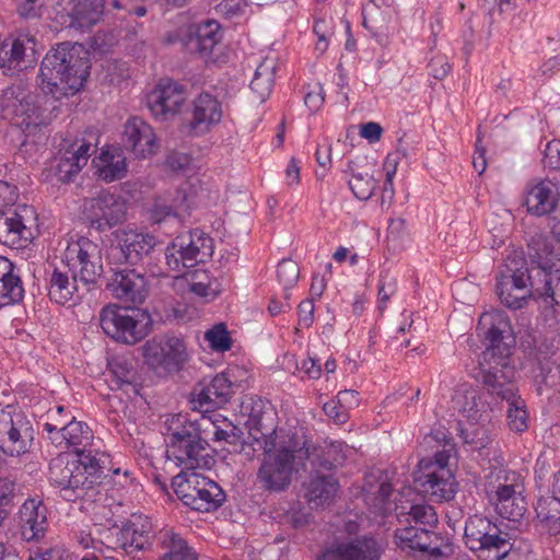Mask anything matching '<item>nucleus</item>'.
<instances>
[{
	"label": "nucleus",
	"mask_w": 560,
	"mask_h": 560,
	"mask_svg": "<svg viewBox=\"0 0 560 560\" xmlns=\"http://www.w3.org/2000/svg\"><path fill=\"white\" fill-rule=\"evenodd\" d=\"M102 457L104 455L97 451L94 454L80 453L78 458L59 454L49 463L50 485L59 488L67 501H75L84 497L95 485L102 483L105 469Z\"/></svg>",
	"instance_id": "obj_2"
},
{
	"label": "nucleus",
	"mask_w": 560,
	"mask_h": 560,
	"mask_svg": "<svg viewBox=\"0 0 560 560\" xmlns=\"http://www.w3.org/2000/svg\"><path fill=\"white\" fill-rule=\"evenodd\" d=\"M536 265L529 270L523 257H508L504 269L497 276V294L502 304L518 310L525 304L526 298L536 294L532 288L538 279Z\"/></svg>",
	"instance_id": "obj_10"
},
{
	"label": "nucleus",
	"mask_w": 560,
	"mask_h": 560,
	"mask_svg": "<svg viewBox=\"0 0 560 560\" xmlns=\"http://www.w3.org/2000/svg\"><path fill=\"white\" fill-rule=\"evenodd\" d=\"M454 453L452 444H444L432 457H424L418 464L413 480L434 502L451 501L457 492V483L450 468Z\"/></svg>",
	"instance_id": "obj_5"
},
{
	"label": "nucleus",
	"mask_w": 560,
	"mask_h": 560,
	"mask_svg": "<svg viewBox=\"0 0 560 560\" xmlns=\"http://www.w3.org/2000/svg\"><path fill=\"white\" fill-rule=\"evenodd\" d=\"M62 262L80 280L85 291H90L103 273L101 248L88 237L68 242Z\"/></svg>",
	"instance_id": "obj_13"
},
{
	"label": "nucleus",
	"mask_w": 560,
	"mask_h": 560,
	"mask_svg": "<svg viewBox=\"0 0 560 560\" xmlns=\"http://www.w3.org/2000/svg\"><path fill=\"white\" fill-rule=\"evenodd\" d=\"M350 168V178L348 185L359 200H369L376 188L377 182L368 172H360Z\"/></svg>",
	"instance_id": "obj_50"
},
{
	"label": "nucleus",
	"mask_w": 560,
	"mask_h": 560,
	"mask_svg": "<svg viewBox=\"0 0 560 560\" xmlns=\"http://www.w3.org/2000/svg\"><path fill=\"white\" fill-rule=\"evenodd\" d=\"M221 102L208 92L200 93L192 102L189 127L196 133H206L222 120Z\"/></svg>",
	"instance_id": "obj_31"
},
{
	"label": "nucleus",
	"mask_w": 560,
	"mask_h": 560,
	"mask_svg": "<svg viewBox=\"0 0 560 560\" xmlns=\"http://www.w3.org/2000/svg\"><path fill=\"white\" fill-rule=\"evenodd\" d=\"M187 98V90L172 79L160 80L148 95V107L153 116L166 118L178 113Z\"/></svg>",
	"instance_id": "obj_24"
},
{
	"label": "nucleus",
	"mask_w": 560,
	"mask_h": 560,
	"mask_svg": "<svg viewBox=\"0 0 560 560\" xmlns=\"http://www.w3.org/2000/svg\"><path fill=\"white\" fill-rule=\"evenodd\" d=\"M528 256L538 276L532 283L533 290L560 306V247H552L544 237H534L528 244Z\"/></svg>",
	"instance_id": "obj_8"
},
{
	"label": "nucleus",
	"mask_w": 560,
	"mask_h": 560,
	"mask_svg": "<svg viewBox=\"0 0 560 560\" xmlns=\"http://www.w3.org/2000/svg\"><path fill=\"white\" fill-rule=\"evenodd\" d=\"M524 491L487 493L489 502L494 506L497 513L509 521L518 522L526 512Z\"/></svg>",
	"instance_id": "obj_41"
},
{
	"label": "nucleus",
	"mask_w": 560,
	"mask_h": 560,
	"mask_svg": "<svg viewBox=\"0 0 560 560\" xmlns=\"http://www.w3.org/2000/svg\"><path fill=\"white\" fill-rule=\"evenodd\" d=\"M70 271L55 268L49 278V298L57 304L63 305L75 299H81L79 282L77 277L69 276Z\"/></svg>",
	"instance_id": "obj_37"
},
{
	"label": "nucleus",
	"mask_w": 560,
	"mask_h": 560,
	"mask_svg": "<svg viewBox=\"0 0 560 560\" xmlns=\"http://www.w3.org/2000/svg\"><path fill=\"white\" fill-rule=\"evenodd\" d=\"M19 88L11 86L3 91L0 95V116L5 119L13 117V109L15 107L16 97H19Z\"/></svg>",
	"instance_id": "obj_56"
},
{
	"label": "nucleus",
	"mask_w": 560,
	"mask_h": 560,
	"mask_svg": "<svg viewBox=\"0 0 560 560\" xmlns=\"http://www.w3.org/2000/svg\"><path fill=\"white\" fill-rule=\"evenodd\" d=\"M275 80L254 75L250 81V90L264 101L271 92Z\"/></svg>",
	"instance_id": "obj_63"
},
{
	"label": "nucleus",
	"mask_w": 560,
	"mask_h": 560,
	"mask_svg": "<svg viewBox=\"0 0 560 560\" xmlns=\"http://www.w3.org/2000/svg\"><path fill=\"white\" fill-rule=\"evenodd\" d=\"M152 319L148 312L138 308L121 307L117 304L105 305L100 313V325L112 339L136 345L144 339L151 329Z\"/></svg>",
	"instance_id": "obj_7"
},
{
	"label": "nucleus",
	"mask_w": 560,
	"mask_h": 560,
	"mask_svg": "<svg viewBox=\"0 0 560 560\" xmlns=\"http://www.w3.org/2000/svg\"><path fill=\"white\" fill-rule=\"evenodd\" d=\"M222 39L220 24L208 20L199 24H190L179 31V42L189 51L202 58H209Z\"/></svg>",
	"instance_id": "obj_23"
},
{
	"label": "nucleus",
	"mask_w": 560,
	"mask_h": 560,
	"mask_svg": "<svg viewBox=\"0 0 560 560\" xmlns=\"http://www.w3.org/2000/svg\"><path fill=\"white\" fill-rule=\"evenodd\" d=\"M160 542L165 550L161 560H198L196 552L187 541L173 530L162 532Z\"/></svg>",
	"instance_id": "obj_46"
},
{
	"label": "nucleus",
	"mask_w": 560,
	"mask_h": 560,
	"mask_svg": "<svg viewBox=\"0 0 560 560\" xmlns=\"http://www.w3.org/2000/svg\"><path fill=\"white\" fill-rule=\"evenodd\" d=\"M34 440V430L27 418L13 405H0V450L19 457L26 454Z\"/></svg>",
	"instance_id": "obj_14"
},
{
	"label": "nucleus",
	"mask_w": 560,
	"mask_h": 560,
	"mask_svg": "<svg viewBox=\"0 0 560 560\" xmlns=\"http://www.w3.org/2000/svg\"><path fill=\"white\" fill-rule=\"evenodd\" d=\"M544 166L560 171V140L550 141L544 152Z\"/></svg>",
	"instance_id": "obj_59"
},
{
	"label": "nucleus",
	"mask_w": 560,
	"mask_h": 560,
	"mask_svg": "<svg viewBox=\"0 0 560 560\" xmlns=\"http://www.w3.org/2000/svg\"><path fill=\"white\" fill-rule=\"evenodd\" d=\"M190 163V155L183 152H170L165 159V165L174 172L185 171Z\"/></svg>",
	"instance_id": "obj_62"
},
{
	"label": "nucleus",
	"mask_w": 560,
	"mask_h": 560,
	"mask_svg": "<svg viewBox=\"0 0 560 560\" xmlns=\"http://www.w3.org/2000/svg\"><path fill=\"white\" fill-rule=\"evenodd\" d=\"M323 410L325 415L332 419L336 423H345L349 418V413L345 408L341 407L337 399H331L325 402Z\"/></svg>",
	"instance_id": "obj_61"
},
{
	"label": "nucleus",
	"mask_w": 560,
	"mask_h": 560,
	"mask_svg": "<svg viewBox=\"0 0 560 560\" xmlns=\"http://www.w3.org/2000/svg\"><path fill=\"white\" fill-rule=\"evenodd\" d=\"M19 101L13 109V117L16 126L25 132H33L37 127L44 124L39 108L33 103L30 95L22 88H19Z\"/></svg>",
	"instance_id": "obj_42"
},
{
	"label": "nucleus",
	"mask_w": 560,
	"mask_h": 560,
	"mask_svg": "<svg viewBox=\"0 0 560 560\" xmlns=\"http://www.w3.org/2000/svg\"><path fill=\"white\" fill-rule=\"evenodd\" d=\"M558 201L559 190L551 180H533L525 188L523 205L532 215L542 217L551 213L557 208Z\"/></svg>",
	"instance_id": "obj_28"
},
{
	"label": "nucleus",
	"mask_w": 560,
	"mask_h": 560,
	"mask_svg": "<svg viewBox=\"0 0 560 560\" xmlns=\"http://www.w3.org/2000/svg\"><path fill=\"white\" fill-rule=\"evenodd\" d=\"M71 413L63 406L48 409L45 415L43 430L51 443H58L63 428L72 420Z\"/></svg>",
	"instance_id": "obj_49"
},
{
	"label": "nucleus",
	"mask_w": 560,
	"mask_h": 560,
	"mask_svg": "<svg viewBox=\"0 0 560 560\" xmlns=\"http://www.w3.org/2000/svg\"><path fill=\"white\" fill-rule=\"evenodd\" d=\"M453 409L458 411L470 424L480 427L469 430L462 429V438L475 450H482L489 444V436L483 429L491 420V408L485 395L468 384L458 385L452 397Z\"/></svg>",
	"instance_id": "obj_6"
},
{
	"label": "nucleus",
	"mask_w": 560,
	"mask_h": 560,
	"mask_svg": "<svg viewBox=\"0 0 560 560\" xmlns=\"http://www.w3.org/2000/svg\"><path fill=\"white\" fill-rule=\"evenodd\" d=\"M241 412L247 417L245 425L254 441L262 443L275 439V412L269 401L257 396H246L241 404Z\"/></svg>",
	"instance_id": "obj_20"
},
{
	"label": "nucleus",
	"mask_w": 560,
	"mask_h": 560,
	"mask_svg": "<svg viewBox=\"0 0 560 560\" xmlns=\"http://www.w3.org/2000/svg\"><path fill=\"white\" fill-rule=\"evenodd\" d=\"M35 39L28 35H20L13 39L1 42L0 69L5 75H13L36 62Z\"/></svg>",
	"instance_id": "obj_22"
},
{
	"label": "nucleus",
	"mask_w": 560,
	"mask_h": 560,
	"mask_svg": "<svg viewBox=\"0 0 560 560\" xmlns=\"http://www.w3.org/2000/svg\"><path fill=\"white\" fill-rule=\"evenodd\" d=\"M381 549L372 537H359L336 544L322 552L318 560H380Z\"/></svg>",
	"instance_id": "obj_29"
},
{
	"label": "nucleus",
	"mask_w": 560,
	"mask_h": 560,
	"mask_svg": "<svg viewBox=\"0 0 560 560\" xmlns=\"http://www.w3.org/2000/svg\"><path fill=\"white\" fill-rule=\"evenodd\" d=\"M92 145L85 140H75L57 158L55 174L60 182L68 183L86 165Z\"/></svg>",
	"instance_id": "obj_33"
},
{
	"label": "nucleus",
	"mask_w": 560,
	"mask_h": 560,
	"mask_svg": "<svg viewBox=\"0 0 560 560\" xmlns=\"http://www.w3.org/2000/svg\"><path fill=\"white\" fill-rule=\"evenodd\" d=\"M397 546L405 551H420L433 558H447L453 553L450 538L429 528L406 526L395 530Z\"/></svg>",
	"instance_id": "obj_18"
},
{
	"label": "nucleus",
	"mask_w": 560,
	"mask_h": 560,
	"mask_svg": "<svg viewBox=\"0 0 560 560\" xmlns=\"http://www.w3.org/2000/svg\"><path fill=\"white\" fill-rule=\"evenodd\" d=\"M378 302L377 308L381 313H383L390 298H393L398 290L397 278L389 273L388 271H384L380 276L378 280Z\"/></svg>",
	"instance_id": "obj_52"
},
{
	"label": "nucleus",
	"mask_w": 560,
	"mask_h": 560,
	"mask_svg": "<svg viewBox=\"0 0 560 560\" xmlns=\"http://www.w3.org/2000/svg\"><path fill=\"white\" fill-rule=\"evenodd\" d=\"M512 380L495 377L494 382L483 383L489 394L508 402L506 420L509 428L515 432H524L528 427V413L524 399Z\"/></svg>",
	"instance_id": "obj_21"
},
{
	"label": "nucleus",
	"mask_w": 560,
	"mask_h": 560,
	"mask_svg": "<svg viewBox=\"0 0 560 560\" xmlns=\"http://www.w3.org/2000/svg\"><path fill=\"white\" fill-rule=\"evenodd\" d=\"M339 482L332 476H312L305 483V499L314 506L330 504L337 495Z\"/></svg>",
	"instance_id": "obj_40"
},
{
	"label": "nucleus",
	"mask_w": 560,
	"mask_h": 560,
	"mask_svg": "<svg viewBox=\"0 0 560 560\" xmlns=\"http://www.w3.org/2000/svg\"><path fill=\"white\" fill-rule=\"evenodd\" d=\"M479 326L487 327L486 338L489 341L479 360L482 383L494 382L495 377L514 378L515 370L510 364L511 350L503 342V334L510 328L508 317L499 311L483 313L479 318Z\"/></svg>",
	"instance_id": "obj_4"
},
{
	"label": "nucleus",
	"mask_w": 560,
	"mask_h": 560,
	"mask_svg": "<svg viewBox=\"0 0 560 560\" xmlns=\"http://www.w3.org/2000/svg\"><path fill=\"white\" fill-rule=\"evenodd\" d=\"M108 372L112 387L121 389L126 385H132L137 381V371L131 360L117 355L108 360Z\"/></svg>",
	"instance_id": "obj_48"
},
{
	"label": "nucleus",
	"mask_w": 560,
	"mask_h": 560,
	"mask_svg": "<svg viewBox=\"0 0 560 560\" xmlns=\"http://www.w3.org/2000/svg\"><path fill=\"white\" fill-rule=\"evenodd\" d=\"M152 533L150 518L133 514L117 533L116 545L130 555L150 546Z\"/></svg>",
	"instance_id": "obj_30"
},
{
	"label": "nucleus",
	"mask_w": 560,
	"mask_h": 560,
	"mask_svg": "<svg viewBox=\"0 0 560 560\" xmlns=\"http://www.w3.org/2000/svg\"><path fill=\"white\" fill-rule=\"evenodd\" d=\"M186 415H171L165 420L166 457L176 466L195 470L207 465V441L201 438V427Z\"/></svg>",
	"instance_id": "obj_3"
},
{
	"label": "nucleus",
	"mask_w": 560,
	"mask_h": 560,
	"mask_svg": "<svg viewBox=\"0 0 560 560\" xmlns=\"http://www.w3.org/2000/svg\"><path fill=\"white\" fill-rule=\"evenodd\" d=\"M300 276V268L298 264L291 259H283L279 262L277 268V277L283 287V298L289 300V290L292 289Z\"/></svg>",
	"instance_id": "obj_51"
},
{
	"label": "nucleus",
	"mask_w": 560,
	"mask_h": 560,
	"mask_svg": "<svg viewBox=\"0 0 560 560\" xmlns=\"http://www.w3.org/2000/svg\"><path fill=\"white\" fill-rule=\"evenodd\" d=\"M516 490L524 491V481L521 474L515 470L504 467L494 468L486 477V494L502 492L515 493Z\"/></svg>",
	"instance_id": "obj_43"
},
{
	"label": "nucleus",
	"mask_w": 560,
	"mask_h": 560,
	"mask_svg": "<svg viewBox=\"0 0 560 560\" xmlns=\"http://www.w3.org/2000/svg\"><path fill=\"white\" fill-rule=\"evenodd\" d=\"M194 205L192 196L187 188H178L172 197H159L151 208V220L160 224L170 219H177L182 211H187Z\"/></svg>",
	"instance_id": "obj_35"
},
{
	"label": "nucleus",
	"mask_w": 560,
	"mask_h": 560,
	"mask_svg": "<svg viewBox=\"0 0 560 560\" xmlns=\"http://www.w3.org/2000/svg\"><path fill=\"white\" fill-rule=\"evenodd\" d=\"M206 340L209 341L211 348L215 351L224 352L231 349L232 340L226 326L221 323L214 325L205 334Z\"/></svg>",
	"instance_id": "obj_53"
},
{
	"label": "nucleus",
	"mask_w": 560,
	"mask_h": 560,
	"mask_svg": "<svg viewBox=\"0 0 560 560\" xmlns=\"http://www.w3.org/2000/svg\"><path fill=\"white\" fill-rule=\"evenodd\" d=\"M69 5L70 25L80 30L95 25L104 12V0H71Z\"/></svg>",
	"instance_id": "obj_39"
},
{
	"label": "nucleus",
	"mask_w": 560,
	"mask_h": 560,
	"mask_svg": "<svg viewBox=\"0 0 560 560\" xmlns=\"http://www.w3.org/2000/svg\"><path fill=\"white\" fill-rule=\"evenodd\" d=\"M115 237L126 261L130 265L141 262L156 245L154 235L136 230H117Z\"/></svg>",
	"instance_id": "obj_32"
},
{
	"label": "nucleus",
	"mask_w": 560,
	"mask_h": 560,
	"mask_svg": "<svg viewBox=\"0 0 560 560\" xmlns=\"http://www.w3.org/2000/svg\"><path fill=\"white\" fill-rule=\"evenodd\" d=\"M20 520L23 539L37 540L47 529V508L39 499H26L20 508Z\"/></svg>",
	"instance_id": "obj_34"
},
{
	"label": "nucleus",
	"mask_w": 560,
	"mask_h": 560,
	"mask_svg": "<svg viewBox=\"0 0 560 560\" xmlns=\"http://www.w3.org/2000/svg\"><path fill=\"white\" fill-rule=\"evenodd\" d=\"M83 214L90 228L104 232L125 220L126 205L114 194L102 191L96 197L84 200Z\"/></svg>",
	"instance_id": "obj_19"
},
{
	"label": "nucleus",
	"mask_w": 560,
	"mask_h": 560,
	"mask_svg": "<svg viewBox=\"0 0 560 560\" xmlns=\"http://www.w3.org/2000/svg\"><path fill=\"white\" fill-rule=\"evenodd\" d=\"M511 536L482 515H471L465 523L464 541L485 560H503L512 549Z\"/></svg>",
	"instance_id": "obj_9"
},
{
	"label": "nucleus",
	"mask_w": 560,
	"mask_h": 560,
	"mask_svg": "<svg viewBox=\"0 0 560 560\" xmlns=\"http://www.w3.org/2000/svg\"><path fill=\"white\" fill-rule=\"evenodd\" d=\"M392 493V485L384 480L364 487V501L373 514L384 516L393 509Z\"/></svg>",
	"instance_id": "obj_45"
},
{
	"label": "nucleus",
	"mask_w": 560,
	"mask_h": 560,
	"mask_svg": "<svg viewBox=\"0 0 560 560\" xmlns=\"http://www.w3.org/2000/svg\"><path fill=\"white\" fill-rule=\"evenodd\" d=\"M408 515L409 518L415 522V526L423 525L435 527L439 522L435 510L429 504H412Z\"/></svg>",
	"instance_id": "obj_54"
},
{
	"label": "nucleus",
	"mask_w": 560,
	"mask_h": 560,
	"mask_svg": "<svg viewBox=\"0 0 560 560\" xmlns=\"http://www.w3.org/2000/svg\"><path fill=\"white\" fill-rule=\"evenodd\" d=\"M126 172V158L119 149L102 151L97 158V174L101 179L112 183L121 179Z\"/></svg>",
	"instance_id": "obj_44"
},
{
	"label": "nucleus",
	"mask_w": 560,
	"mask_h": 560,
	"mask_svg": "<svg viewBox=\"0 0 560 560\" xmlns=\"http://www.w3.org/2000/svg\"><path fill=\"white\" fill-rule=\"evenodd\" d=\"M264 450V458L257 471L260 488L268 492L284 491L291 483L293 475L294 452L287 447L275 450V439L259 443Z\"/></svg>",
	"instance_id": "obj_12"
},
{
	"label": "nucleus",
	"mask_w": 560,
	"mask_h": 560,
	"mask_svg": "<svg viewBox=\"0 0 560 560\" xmlns=\"http://www.w3.org/2000/svg\"><path fill=\"white\" fill-rule=\"evenodd\" d=\"M144 362L152 369L177 372L188 359L183 339L174 336L154 337L142 346Z\"/></svg>",
	"instance_id": "obj_17"
},
{
	"label": "nucleus",
	"mask_w": 560,
	"mask_h": 560,
	"mask_svg": "<svg viewBox=\"0 0 560 560\" xmlns=\"http://www.w3.org/2000/svg\"><path fill=\"white\" fill-rule=\"evenodd\" d=\"M348 446L341 442H332L326 454L327 458L320 464L326 469L341 466L347 458Z\"/></svg>",
	"instance_id": "obj_55"
},
{
	"label": "nucleus",
	"mask_w": 560,
	"mask_h": 560,
	"mask_svg": "<svg viewBox=\"0 0 560 560\" xmlns=\"http://www.w3.org/2000/svg\"><path fill=\"white\" fill-rule=\"evenodd\" d=\"M37 213L34 207L22 203L0 215V243L10 248H25L34 238Z\"/></svg>",
	"instance_id": "obj_16"
},
{
	"label": "nucleus",
	"mask_w": 560,
	"mask_h": 560,
	"mask_svg": "<svg viewBox=\"0 0 560 560\" xmlns=\"http://www.w3.org/2000/svg\"><path fill=\"white\" fill-rule=\"evenodd\" d=\"M384 167L386 171V178L383 186V197H388L392 199L395 194L393 178L397 170V159L394 158L393 154L387 155Z\"/></svg>",
	"instance_id": "obj_58"
},
{
	"label": "nucleus",
	"mask_w": 560,
	"mask_h": 560,
	"mask_svg": "<svg viewBox=\"0 0 560 560\" xmlns=\"http://www.w3.org/2000/svg\"><path fill=\"white\" fill-rule=\"evenodd\" d=\"M536 517L542 529L551 535L560 533V501L556 498H539L536 506Z\"/></svg>",
	"instance_id": "obj_47"
},
{
	"label": "nucleus",
	"mask_w": 560,
	"mask_h": 560,
	"mask_svg": "<svg viewBox=\"0 0 560 560\" xmlns=\"http://www.w3.org/2000/svg\"><path fill=\"white\" fill-rule=\"evenodd\" d=\"M314 300L306 299L298 306V325L300 328H310L314 323Z\"/></svg>",
	"instance_id": "obj_57"
},
{
	"label": "nucleus",
	"mask_w": 560,
	"mask_h": 560,
	"mask_svg": "<svg viewBox=\"0 0 560 560\" xmlns=\"http://www.w3.org/2000/svg\"><path fill=\"white\" fill-rule=\"evenodd\" d=\"M232 382L225 373L217 374L210 381H201L194 389L195 408L209 411L225 405L232 396Z\"/></svg>",
	"instance_id": "obj_27"
},
{
	"label": "nucleus",
	"mask_w": 560,
	"mask_h": 560,
	"mask_svg": "<svg viewBox=\"0 0 560 560\" xmlns=\"http://www.w3.org/2000/svg\"><path fill=\"white\" fill-rule=\"evenodd\" d=\"M89 51L81 44L60 43L44 57L39 88L59 100L79 92L90 74Z\"/></svg>",
	"instance_id": "obj_1"
},
{
	"label": "nucleus",
	"mask_w": 560,
	"mask_h": 560,
	"mask_svg": "<svg viewBox=\"0 0 560 560\" xmlns=\"http://www.w3.org/2000/svg\"><path fill=\"white\" fill-rule=\"evenodd\" d=\"M383 129L380 124L370 121L363 124L360 129V136L370 142H376L382 137Z\"/></svg>",
	"instance_id": "obj_64"
},
{
	"label": "nucleus",
	"mask_w": 560,
	"mask_h": 560,
	"mask_svg": "<svg viewBox=\"0 0 560 560\" xmlns=\"http://www.w3.org/2000/svg\"><path fill=\"white\" fill-rule=\"evenodd\" d=\"M172 487L185 505L198 512L214 511L225 501V493L215 481L194 471L176 475Z\"/></svg>",
	"instance_id": "obj_11"
},
{
	"label": "nucleus",
	"mask_w": 560,
	"mask_h": 560,
	"mask_svg": "<svg viewBox=\"0 0 560 560\" xmlns=\"http://www.w3.org/2000/svg\"><path fill=\"white\" fill-rule=\"evenodd\" d=\"M122 142L136 158L144 159L158 150V142L152 127L139 117H132L124 126Z\"/></svg>",
	"instance_id": "obj_26"
},
{
	"label": "nucleus",
	"mask_w": 560,
	"mask_h": 560,
	"mask_svg": "<svg viewBox=\"0 0 560 560\" xmlns=\"http://www.w3.org/2000/svg\"><path fill=\"white\" fill-rule=\"evenodd\" d=\"M60 439L58 443H52L56 447L59 448H70L72 447L78 456L80 453H90L92 450H88L91 446L93 441V433L89 425L82 421H77L74 417L72 420L63 428L61 433L59 434Z\"/></svg>",
	"instance_id": "obj_38"
},
{
	"label": "nucleus",
	"mask_w": 560,
	"mask_h": 560,
	"mask_svg": "<svg viewBox=\"0 0 560 560\" xmlns=\"http://www.w3.org/2000/svg\"><path fill=\"white\" fill-rule=\"evenodd\" d=\"M40 0H18L16 12L23 19H36L40 16Z\"/></svg>",
	"instance_id": "obj_60"
},
{
	"label": "nucleus",
	"mask_w": 560,
	"mask_h": 560,
	"mask_svg": "<svg viewBox=\"0 0 560 560\" xmlns=\"http://www.w3.org/2000/svg\"><path fill=\"white\" fill-rule=\"evenodd\" d=\"M213 254L212 238L200 230L177 237L165 248L166 265L171 270L180 271L205 262Z\"/></svg>",
	"instance_id": "obj_15"
},
{
	"label": "nucleus",
	"mask_w": 560,
	"mask_h": 560,
	"mask_svg": "<svg viewBox=\"0 0 560 560\" xmlns=\"http://www.w3.org/2000/svg\"><path fill=\"white\" fill-rule=\"evenodd\" d=\"M23 296L24 288L15 266L0 256V308L19 303Z\"/></svg>",
	"instance_id": "obj_36"
},
{
	"label": "nucleus",
	"mask_w": 560,
	"mask_h": 560,
	"mask_svg": "<svg viewBox=\"0 0 560 560\" xmlns=\"http://www.w3.org/2000/svg\"><path fill=\"white\" fill-rule=\"evenodd\" d=\"M107 288L117 300L129 307L142 304L149 294L144 276L133 269L115 271Z\"/></svg>",
	"instance_id": "obj_25"
}]
</instances>
